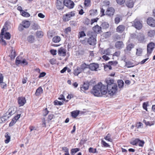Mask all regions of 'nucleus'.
Here are the masks:
<instances>
[{"instance_id": "21", "label": "nucleus", "mask_w": 155, "mask_h": 155, "mask_svg": "<svg viewBox=\"0 0 155 155\" xmlns=\"http://www.w3.org/2000/svg\"><path fill=\"white\" fill-rule=\"evenodd\" d=\"M64 4H63L62 1L60 0H57L56 3V7L58 9H62L64 8Z\"/></svg>"}, {"instance_id": "14", "label": "nucleus", "mask_w": 155, "mask_h": 155, "mask_svg": "<svg viewBox=\"0 0 155 155\" xmlns=\"http://www.w3.org/2000/svg\"><path fill=\"white\" fill-rule=\"evenodd\" d=\"M58 53L59 56L64 57L66 54V50L61 47L58 50Z\"/></svg>"}, {"instance_id": "45", "label": "nucleus", "mask_w": 155, "mask_h": 155, "mask_svg": "<svg viewBox=\"0 0 155 155\" xmlns=\"http://www.w3.org/2000/svg\"><path fill=\"white\" fill-rule=\"evenodd\" d=\"M85 36L86 35L84 31H81L79 32L78 36L79 38L83 37Z\"/></svg>"}, {"instance_id": "64", "label": "nucleus", "mask_w": 155, "mask_h": 155, "mask_svg": "<svg viewBox=\"0 0 155 155\" xmlns=\"http://www.w3.org/2000/svg\"><path fill=\"white\" fill-rule=\"evenodd\" d=\"M109 55L104 54L102 57V58L105 61H107L110 59L108 57Z\"/></svg>"}, {"instance_id": "3", "label": "nucleus", "mask_w": 155, "mask_h": 155, "mask_svg": "<svg viewBox=\"0 0 155 155\" xmlns=\"http://www.w3.org/2000/svg\"><path fill=\"white\" fill-rule=\"evenodd\" d=\"M97 35L95 33H91L90 36L87 40V42L90 45H94L96 44Z\"/></svg>"}, {"instance_id": "46", "label": "nucleus", "mask_w": 155, "mask_h": 155, "mask_svg": "<svg viewBox=\"0 0 155 155\" xmlns=\"http://www.w3.org/2000/svg\"><path fill=\"white\" fill-rule=\"evenodd\" d=\"M79 150V149L78 148L72 149L71 150V154L72 155H74L75 153Z\"/></svg>"}, {"instance_id": "35", "label": "nucleus", "mask_w": 155, "mask_h": 155, "mask_svg": "<svg viewBox=\"0 0 155 155\" xmlns=\"http://www.w3.org/2000/svg\"><path fill=\"white\" fill-rule=\"evenodd\" d=\"M142 53V49L141 48H138L136 49V55L138 56H140Z\"/></svg>"}, {"instance_id": "47", "label": "nucleus", "mask_w": 155, "mask_h": 155, "mask_svg": "<svg viewBox=\"0 0 155 155\" xmlns=\"http://www.w3.org/2000/svg\"><path fill=\"white\" fill-rule=\"evenodd\" d=\"M104 139L107 141L111 142L112 141V139L110 138V135L109 134H108L107 135L104 137Z\"/></svg>"}, {"instance_id": "1", "label": "nucleus", "mask_w": 155, "mask_h": 155, "mask_svg": "<svg viewBox=\"0 0 155 155\" xmlns=\"http://www.w3.org/2000/svg\"><path fill=\"white\" fill-rule=\"evenodd\" d=\"M91 92L95 96L101 97L107 93V86L101 82L99 83L93 87Z\"/></svg>"}, {"instance_id": "23", "label": "nucleus", "mask_w": 155, "mask_h": 155, "mask_svg": "<svg viewBox=\"0 0 155 155\" xmlns=\"http://www.w3.org/2000/svg\"><path fill=\"white\" fill-rule=\"evenodd\" d=\"M147 24L152 27L155 26V20L153 18H148L147 21Z\"/></svg>"}, {"instance_id": "2", "label": "nucleus", "mask_w": 155, "mask_h": 155, "mask_svg": "<svg viewBox=\"0 0 155 155\" xmlns=\"http://www.w3.org/2000/svg\"><path fill=\"white\" fill-rule=\"evenodd\" d=\"M107 93L110 95L112 96L117 92V86L116 84H113L110 87H107Z\"/></svg>"}, {"instance_id": "12", "label": "nucleus", "mask_w": 155, "mask_h": 155, "mask_svg": "<svg viewBox=\"0 0 155 155\" xmlns=\"http://www.w3.org/2000/svg\"><path fill=\"white\" fill-rule=\"evenodd\" d=\"M80 68L82 71L84 73H87L89 71V65L85 63H82L80 66Z\"/></svg>"}, {"instance_id": "16", "label": "nucleus", "mask_w": 155, "mask_h": 155, "mask_svg": "<svg viewBox=\"0 0 155 155\" xmlns=\"http://www.w3.org/2000/svg\"><path fill=\"white\" fill-rule=\"evenodd\" d=\"M18 103L20 106H23L26 103V100L25 97H19L18 98Z\"/></svg>"}, {"instance_id": "50", "label": "nucleus", "mask_w": 155, "mask_h": 155, "mask_svg": "<svg viewBox=\"0 0 155 155\" xmlns=\"http://www.w3.org/2000/svg\"><path fill=\"white\" fill-rule=\"evenodd\" d=\"M148 102H145L143 103V108L146 110V111L147 110V106H148Z\"/></svg>"}, {"instance_id": "39", "label": "nucleus", "mask_w": 155, "mask_h": 155, "mask_svg": "<svg viewBox=\"0 0 155 155\" xmlns=\"http://www.w3.org/2000/svg\"><path fill=\"white\" fill-rule=\"evenodd\" d=\"M97 9H92L89 11L90 15L91 16H93L97 14Z\"/></svg>"}, {"instance_id": "42", "label": "nucleus", "mask_w": 155, "mask_h": 155, "mask_svg": "<svg viewBox=\"0 0 155 155\" xmlns=\"http://www.w3.org/2000/svg\"><path fill=\"white\" fill-rule=\"evenodd\" d=\"M21 14L23 16L28 17L30 16V15L28 12H25L24 11L21 12Z\"/></svg>"}, {"instance_id": "4", "label": "nucleus", "mask_w": 155, "mask_h": 155, "mask_svg": "<svg viewBox=\"0 0 155 155\" xmlns=\"http://www.w3.org/2000/svg\"><path fill=\"white\" fill-rule=\"evenodd\" d=\"M75 12L72 11L64 15L63 16V20L64 21H67L70 20L71 18L75 15Z\"/></svg>"}, {"instance_id": "31", "label": "nucleus", "mask_w": 155, "mask_h": 155, "mask_svg": "<svg viewBox=\"0 0 155 155\" xmlns=\"http://www.w3.org/2000/svg\"><path fill=\"white\" fill-rule=\"evenodd\" d=\"M80 111L78 110H76L73 111L71 112V116L74 118H76L79 114Z\"/></svg>"}, {"instance_id": "44", "label": "nucleus", "mask_w": 155, "mask_h": 155, "mask_svg": "<svg viewBox=\"0 0 155 155\" xmlns=\"http://www.w3.org/2000/svg\"><path fill=\"white\" fill-rule=\"evenodd\" d=\"M134 45L132 44H128L127 45V51H130L131 50V49L134 48Z\"/></svg>"}, {"instance_id": "5", "label": "nucleus", "mask_w": 155, "mask_h": 155, "mask_svg": "<svg viewBox=\"0 0 155 155\" xmlns=\"http://www.w3.org/2000/svg\"><path fill=\"white\" fill-rule=\"evenodd\" d=\"M130 143L133 145H138L140 147H143L145 143V142L143 140H141L138 139H136L131 141Z\"/></svg>"}, {"instance_id": "28", "label": "nucleus", "mask_w": 155, "mask_h": 155, "mask_svg": "<svg viewBox=\"0 0 155 155\" xmlns=\"http://www.w3.org/2000/svg\"><path fill=\"white\" fill-rule=\"evenodd\" d=\"M43 90L41 87H39L36 90L35 94L36 96H38L42 93Z\"/></svg>"}, {"instance_id": "52", "label": "nucleus", "mask_w": 155, "mask_h": 155, "mask_svg": "<svg viewBox=\"0 0 155 155\" xmlns=\"http://www.w3.org/2000/svg\"><path fill=\"white\" fill-rule=\"evenodd\" d=\"M112 69V67L110 65H106L104 66V69L105 71L110 70Z\"/></svg>"}, {"instance_id": "11", "label": "nucleus", "mask_w": 155, "mask_h": 155, "mask_svg": "<svg viewBox=\"0 0 155 155\" xmlns=\"http://www.w3.org/2000/svg\"><path fill=\"white\" fill-rule=\"evenodd\" d=\"M143 122L146 124V125L151 126L155 124V117L153 118L150 119V121H147L145 120H143Z\"/></svg>"}, {"instance_id": "34", "label": "nucleus", "mask_w": 155, "mask_h": 155, "mask_svg": "<svg viewBox=\"0 0 155 155\" xmlns=\"http://www.w3.org/2000/svg\"><path fill=\"white\" fill-rule=\"evenodd\" d=\"M61 40V38L58 36H54L52 39L53 41L55 43H58Z\"/></svg>"}, {"instance_id": "63", "label": "nucleus", "mask_w": 155, "mask_h": 155, "mask_svg": "<svg viewBox=\"0 0 155 155\" xmlns=\"http://www.w3.org/2000/svg\"><path fill=\"white\" fill-rule=\"evenodd\" d=\"M117 3L120 5L124 4L125 2V0H116Z\"/></svg>"}, {"instance_id": "62", "label": "nucleus", "mask_w": 155, "mask_h": 155, "mask_svg": "<svg viewBox=\"0 0 155 155\" xmlns=\"http://www.w3.org/2000/svg\"><path fill=\"white\" fill-rule=\"evenodd\" d=\"M24 27L22 24H20L18 27V30L20 31H22L24 29Z\"/></svg>"}, {"instance_id": "27", "label": "nucleus", "mask_w": 155, "mask_h": 155, "mask_svg": "<svg viewBox=\"0 0 155 155\" xmlns=\"http://www.w3.org/2000/svg\"><path fill=\"white\" fill-rule=\"evenodd\" d=\"M125 27L122 25H119L117 28V32L120 33H122L125 29Z\"/></svg>"}, {"instance_id": "61", "label": "nucleus", "mask_w": 155, "mask_h": 155, "mask_svg": "<svg viewBox=\"0 0 155 155\" xmlns=\"http://www.w3.org/2000/svg\"><path fill=\"white\" fill-rule=\"evenodd\" d=\"M103 3L104 5L105 6H108L110 4V2L107 0H106L103 1Z\"/></svg>"}, {"instance_id": "8", "label": "nucleus", "mask_w": 155, "mask_h": 155, "mask_svg": "<svg viewBox=\"0 0 155 155\" xmlns=\"http://www.w3.org/2000/svg\"><path fill=\"white\" fill-rule=\"evenodd\" d=\"M155 45L154 43H150L147 45V54L149 56L152 52Z\"/></svg>"}, {"instance_id": "49", "label": "nucleus", "mask_w": 155, "mask_h": 155, "mask_svg": "<svg viewBox=\"0 0 155 155\" xmlns=\"http://www.w3.org/2000/svg\"><path fill=\"white\" fill-rule=\"evenodd\" d=\"M10 56L12 59L14 58L16 56L15 51L13 49H12V50L11 54H10Z\"/></svg>"}, {"instance_id": "38", "label": "nucleus", "mask_w": 155, "mask_h": 155, "mask_svg": "<svg viewBox=\"0 0 155 155\" xmlns=\"http://www.w3.org/2000/svg\"><path fill=\"white\" fill-rule=\"evenodd\" d=\"M101 27L104 29H106L109 27V24L107 22H104L101 25Z\"/></svg>"}, {"instance_id": "43", "label": "nucleus", "mask_w": 155, "mask_h": 155, "mask_svg": "<svg viewBox=\"0 0 155 155\" xmlns=\"http://www.w3.org/2000/svg\"><path fill=\"white\" fill-rule=\"evenodd\" d=\"M155 34V32L154 30H150L149 31L148 33V35L151 37L153 36Z\"/></svg>"}, {"instance_id": "20", "label": "nucleus", "mask_w": 155, "mask_h": 155, "mask_svg": "<svg viewBox=\"0 0 155 155\" xmlns=\"http://www.w3.org/2000/svg\"><path fill=\"white\" fill-rule=\"evenodd\" d=\"M99 65L98 64L92 63L89 65V70L90 69L92 71H96Z\"/></svg>"}, {"instance_id": "40", "label": "nucleus", "mask_w": 155, "mask_h": 155, "mask_svg": "<svg viewBox=\"0 0 155 155\" xmlns=\"http://www.w3.org/2000/svg\"><path fill=\"white\" fill-rule=\"evenodd\" d=\"M121 20V18L119 16H117L115 18L114 21L115 23L116 24H118L120 22V21Z\"/></svg>"}, {"instance_id": "7", "label": "nucleus", "mask_w": 155, "mask_h": 155, "mask_svg": "<svg viewBox=\"0 0 155 155\" xmlns=\"http://www.w3.org/2000/svg\"><path fill=\"white\" fill-rule=\"evenodd\" d=\"M64 5L67 7L68 8H73L74 5V2L71 0H64L63 1Z\"/></svg>"}, {"instance_id": "17", "label": "nucleus", "mask_w": 155, "mask_h": 155, "mask_svg": "<svg viewBox=\"0 0 155 155\" xmlns=\"http://www.w3.org/2000/svg\"><path fill=\"white\" fill-rule=\"evenodd\" d=\"M114 9L113 8H108L106 12V15L109 16H113L114 12Z\"/></svg>"}, {"instance_id": "32", "label": "nucleus", "mask_w": 155, "mask_h": 155, "mask_svg": "<svg viewBox=\"0 0 155 155\" xmlns=\"http://www.w3.org/2000/svg\"><path fill=\"white\" fill-rule=\"evenodd\" d=\"M25 28H28L30 25V23L29 21H25L22 22V24Z\"/></svg>"}, {"instance_id": "30", "label": "nucleus", "mask_w": 155, "mask_h": 155, "mask_svg": "<svg viewBox=\"0 0 155 155\" xmlns=\"http://www.w3.org/2000/svg\"><path fill=\"white\" fill-rule=\"evenodd\" d=\"M82 71L81 70L80 67H77L75 69H74V74L75 75L77 76L80 73L82 72Z\"/></svg>"}, {"instance_id": "25", "label": "nucleus", "mask_w": 155, "mask_h": 155, "mask_svg": "<svg viewBox=\"0 0 155 155\" xmlns=\"http://www.w3.org/2000/svg\"><path fill=\"white\" fill-rule=\"evenodd\" d=\"M115 47L118 49H120L124 46V45L122 41H117L115 44Z\"/></svg>"}, {"instance_id": "56", "label": "nucleus", "mask_w": 155, "mask_h": 155, "mask_svg": "<svg viewBox=\"0 0 155 155\" xmlns=\"http://www.w3.org/2000/svg\"><path fill=\"white\" fill-rule=\"evenodd\" d=\"M16 122V120L15 119L13 118L9 124V126L10 127L13 126Z\"/></svg>"}, {"instance_id": "48", "label": "nucleus", "mask_w": 155, "mask_h": 155, "mask_svg": "<svg viewBox=\"0 0 155 155\" xmlns=\"http://www.w3.org/2000/svg\"><path fill=\"white\" fill-rule=\"evenodd\" d=\"M84 4L86 6H90L91 5V0H85Z\"/></svg>"}, {"instance_id": "58", "label": "nucleus", "mask_w": 155, "mask_h": 155, "mask_svg": "<svg viewBox=\"0 0 155 155\" xmlns=\"http://www.w3.org/2000/svg\"><path fill=\"white\" fill-rule=\"evenodd\" d=\"M42 126L44 127H46V124L45 123V118H43L42 119Z\"/></svg>"}, {"instance_id": "29", "label": "nucleus", "mask_w": 155, "mask_h": 155, "mask_svg": "<svg viewBox=\"0 0 155 155\" xmlns=\"http://www.w3.org/2000/svg\"><path fill=\"white\" fill-rule=\"evenodd\" d=\"M5 136L6 138V139L5 140V142L6 143H8L10 140L11 137L10 135L8 133H5Z\"/></svg>"}, {"instance_id": "54", "label": "nucleus", "mask_w": 155, "mask_h": 155, "mask_svg": "<svg viewBox=\"0 0 155 155\" xmlns=\"http://www.w3.org/2000/svg\"><path fill=\"white\" fill-rule=\"evenodd\" d=\"M49 111L47 110V108L43 110V115L44 116H46L48 113Z\"/></svg>"}, {"instance_id": "59", "label": "nucleus", "mask_w": 155, "mask_h": 155, "mask_svg": "<svg viewBox=\"0 0 155 155\" xmlns=\"http://www.w3.org/2000/svg\"><path fill=\"white\" fill-rule=\"evenodd\" d=\"M84 23L85 24L88 25L90 23H91V21H90V20L87 18H86L85 19V21H84Z\"/></svg>"}, {"instance_id": "37", "label": "nucleus", "mask_w": 155, "mask_h": 155, "mask_svg": "<svg viewBox=\"0 0 155 155\" xmlns=\"http://www.w3.org/2000/svg\"><path fill=\"white\" fill-rule=\"evenodd\" d=\"M36 35L38 37L41 38L43 36V33L41 31H37L36 32Z\"/></svg>"}, {"instance_id": "57", "label": "nucleus", "mask_w": 155, "mask_h": 155, "mask_svg": "<svg viewBox=\"0 0 155 155\" xmlns=\"http://www.w3.org/2000/svg\"><path fill=\"white\" fill-rule=\"evenodd\" d=\"M143 124L140 122H139L137 123L136 125V127L138 129L140 128L143 127Z\"/></svg>"}, {"instance_id": "6", "label": "nucleus", "mask_w": 155, "mask_h": 155, "mask_svg": "<svg viewBox=\"0 0 155 155\" xmlns=\"http://www.w3.org/2000/svg\"><path fill=\"white\" fill-rule=\"evenodd\" d=\"M17 110V108L15 106L11 107L8 110L6 113L5 114V116H8V117L9 118L11 115L15 114Z\"/></svg>"}, {"instance_id": "9", "label": "nucleus", "mask_w": 155, "mask_h": 155, "mask_svg": "<svg viewBox=\"0 0 155 155\" xmlns=\"http://www.w3.org/2000/svg\"><path fill=\"white\" fill-rule=\"evenodd\" d=\"M133 35L134 38L137 39L140 42H142L144 39V35L143 34L139 33L137 35L136 34Z\"/></svg>"}, {"instance_id": "41", "label": "nucleus", "mask_w": 155, "mask_h": 155, "mask_svg": "<svg viewBox=\"0 0 155 155\" xmlns=\"http://www.w3.org/2000/svg\"><path fill=\"white\" fill-rule=\"evenodd\" d=\"M126 66L128 68L132 67L134 66L133 63L130 61H127L126 62Z\"/></svg>"}, {"instance_id": "18", "label": "nucleus", "mask_w": 155, "mask_h": 155, "mask_svg": "<svg viewBox=\"0 0 155 155\" xmlns=\"http://www.w3.org/2000/svg\"><path fill=\"white\" fill-rule=\"evenodd\" d=\"M89 83L87 82L84 83L82 87H81V92H84L86 90L88 89L89 87Z\"/></svg>"}, {"instance_id": "60", "label": "nucleus", "mask_w": 155, "mask_h": 155, "mask_svg": "<svg viewBox=\"0 0 155 155\" xmlns=\"http://www.w3.org/2000/svg\"><path fill=\"white\" fill-rule=\"evenodd\" d=\"M117 61H109L108 63L109 64L113 65H116L117 64Z\"/></svg>"}, {"instance_id": "53", "label": "nucleus", "mask_w": 155, "mask_h": 155, "mask_svg": "<svg viewBox=\"0 0 155 155\" xmlns=\"http://www.w3.org/2000/svg\"><path fill=\"white\" fill-rule=\"evenodd\" d=\"M71 27H68L66 28L64 30V32L67 34H68L71 31Z\"/></svg>"}, {"instance_id": "10", "label": "nucleus", "mask_w": 155, "mask_h": 155, "mask_svg": "<svg viewBox=\"0 0 155 155\" xmlns=\"http://www.w3.org/2000/svg\"><path fill=\"white\" fill-rule=\"evenodd\" d=\"M134 24L133 25L137 29H140L142 27V25L141 23L137 19H135L134 21Z\"/></svg>"}, {"instance_id": "15", "label": "nucleus", "mask_w": 155, "mask_h": 155, "mask_svg": "<svg viewBox=\"0 0 155 155\" xmlns=\"http://www.w3.org/2000/svg\"><path fill=\"white\" fill-rule=\"evenodd\" d=\"M5 28H3L2 29L1 35H4V38L6 39H10L11 38V35L8 32H6L5 33L4 30Z\"/></svg>"}, {"instance_id": "13", "label": "nucleus", "mask_w": 155, "mask_h": 155, "mask_svg": "<svg viewBox=\"0 0 155 155\" xmlns=\"http://www.w3.org/2000/svg\"><path fill=\"white\" fill-rule=\"evenodd\" d=\"M15 62L17 65L21 64L23 66L27 65L28 64V63L26 59H24L22 60H19L18 57L16 58Z\"/></svg>"}, {"instance_id": "36", "label": "nucleus", "mask_w": 155, "mask_h": 155, "mask_svg": "<svg viewBox=\"0 0 155 155\" xmlns=\"http://www.w3.org/2000/svg\"><path fill=\"white\" fill-rule=\"evenodd\" d=\"M117 83L119 88H122L124 84L123 81L121 80H120L118 81Z\"/></svg>"}, {"instance_id": "19", "label": "nucleus", "mask_w": 155, "mask_h": 155, "mask_svg": "<svg viewBox=\"0 0 155 155\" xmlns=\"http://www.w3.org/2000/svg\"><path fill=\"white\" fill-rule=\"evenodd\" d=\"M100 53L102 54L106 55H110L111 53L110 48H108L105 49L104 50H101L100 51Z\"/></svg>"}, {"instance_id": "22", "label": "nucleus", "mask_w": 155, "mask_h": 155, "mask_svg": "<svg viewBox=\"0 0 155 155\" xmlns=\"http://www.w3.org/2000/svg\"><path fill=\"white\" fill-rule=\"evenodd\" d=\"M93 30L94 32V33H100L101 31V27L97 25L93 28Z\"/></svg>"}, {"instance_id": "24", "label": "nucleus", "mask_w": 155, "mask_h": 155, "mask_svg": "<svg viewBox=\"0 0 155 155\" xmlns=\"http://www.w3.org/2000/svg\"><path fill=\"white\" fill-rule=\"evenodd\" d=\"M105 81L107 84V86H106L107 87H109L111 86V85H112L116 84L114 83V81L112 79L108 78L106 79Z\"/></svg>"}, {"instance_id": "26", "label": "nucleus", "mask_w": 155, "mask_h": 155, "mask_svg": "<svg viewBox=\"0 0 155 155\" xmlns=\"http://www.w3.org/2000/svg\"><path fill=\"white\" fill-rule=\"evenodd\" d=\"M134 2L132 0H129L126 2V5L128 7L132 8L134 5Z\"/></svg>"}, {"instance_id": "55", "label": "nucleus", "mask_w": 155, "mask_h": 155, "mask_svg": "<svg viewBox=\"0 0 155 155\" xmlns=\"http://www.w3.org/2000/svg\"><path fill=\"white\" fill-rule=\"evenodd\" d=\"M89 152L90 153H96V149H94L92 147H90L89 149Z\"/></svg>"}, {"instance_id": "51", "label": "nucleus", "mask_w": 155, "mask_h": 155, "mask_svg": "<svg viewBox=\"0 0 155 155\" xmlns=\"http://www.w3.org/2000/svg\"><path fill=\"white\" fill-rule=\"evenodd\" d=\"M32 28L35 30L38 29L39 27L38 25L37 24L34 23L32 25Z\"/></svg>"}, {"instance_id": "33", "label": "nucleus", "mask_w": 155, "mask_h": 155, "mask_svg": "<svg viewBox=\"0 0 155 155\" xmlns=\"http://www.w3.org/2000/svg\"><path fill=\"white\" fill-rule=\"evenodd\" d=\"M27 40L29 42L32 43L34 42L35 41L34 37L32 35L29 36L27 38Z\"/></svg>"}]
</instances>
